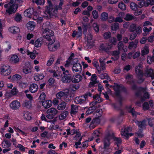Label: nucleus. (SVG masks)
<instances>
[{"label": "nucleus", "instance_id": "1", "mask_svg": "<svg viewBox=\"0 0 154 154\" xmlns=\"http://www.w3.org/2000/svg\"><path fill=\"white\" fill-rule=\"evenodd\" d=\"M60 3L58 5L53 6L51 4V0H48V5L45 7V11L50 16H55L59 10H61L64 0H59Z\"/></svg>", "mask_w": 154, "mask_h": 154}, {"label": "nucleus", "instance_id": "2", "mask_svg": "<svg viewBox=\"0 0 154 154\" xmlns=\"http://www.w3.org/2000/svg\"><path fill=\"white\" fill-rule=\"evenodd\" d=\"M22 2V0H11L8 3L5 4L4 7L6 8L5 14L10 16L15 13L18 8L17 2Z\"/></svg>", "mask_w": 154, "mask_h": 154}, {"label": "nucleus", "instance_id": "3", "mask_svg": "<svg viewBox=\"0 0 154 154\" xmlns=\"http://www.w3.org/2000/svg\"><path fill=\"white\" fill-rule=\"evenodd\" d=\"M43 37L48 41H52V42L55 41V36L54 35V32L52 30L48 28H43Z\"/></svg>", "mask_w": 154, "mask_h": 154}, {"label": "nucleus", "instance_id": "4", "mask_svg": "<svg viewBox=\"0 0 154 154\" xmlns=\"http://www.w3.org/2000/svg\"><path fill=\"white\" fill-rule=\"evenodd\" d=\"M111 134L110 133L105 136L103 140V148L105 150L108 149L110 144V140L112 139Z\"/></svg>", "mask_w": 154, "mask_h": 154}, {"label": "nucleus", "instance_id": "5", "mask_svg": "<svg viewBox=\"0 0 154 154\" xmlns=\"http://www.w3.org/2000/svg\"><path fill=\"white\" fill-rule=\"evenodd\" d=\"M49 42L48 46L50 51H55L57 50L60 46V43L58 42H55V41L52 42V41H50Z\"/></svg>", "mask_w": 154, "mask_h": 154}, {"label": "nucleus", "instance_id": "6", "mask_svg": "<svg viewBox=\"0 0 154 154\" xmlns=\"http://www.w3.org/2000/svg\"><path fill=\"white\" fill-rule=\"evenodd\" d=\"M46 117L50 119H53L57 113V110L54 108H51L47 111Z\"/></svg>", "mask_w": 154, "mask_h": 154}, {"label": "nucleus", "instance_id": "7", "mask_svg": "<svg viewBox=\"0 0 154 154\" xmlns=\"http://www.w3.org/2000/svg\"><path fill=\"white\" fill-rule=\"evenodd\" d=\"M63 75L62 76L61 80L63 82L69 83L71 82V75L69 73L68 70L63 72Z\"/></svg>", "mask_w": 154, "mask_h": 154}, {"label": "nucleus", "instance_id": "8", "mask_svg": "<svg viewBox=\"0 0 154 154\" xmlns=\"http://www.w3.org/2000/svg\"><path fill=\"white\" fill-rule=\"evenodd\" d=\"M0 70L2 75H8L11 73V69L9 66L3 65L1 67Z\"/></svg>", "mask_w": 154, "mask_h": 154}, {"label": "nucleus", "instance_id": "9", "mask_svg": "<svg viewBox=\"0 0 154 154\" xmlns=\"http://www.w3.org/2000/svg\"><path fill=\"white\" fill-rule=\"evenodd\" d=\"M56 97L57 99L61 100H65L67 101L68 99V94L67 93L63 91H60L56 94Z\"/></svg>", "mask_w": 154, "mask_h": 154}, {"label": "nucleus", "instance_id": "10", "mask_svg": "<svg viewBox=\"0 0 154 154\" xmlns=\"http://www.w3.org/2000/svg\"><path fill=\"white\" fill-rule=\"evenodd\" d=\"M113 88L115 91V95L117 97L119 98V102L121 104V98L120 93L122 89V88L121 86L117 84L113 86Z\"/></svg>", "mask_w": 154, "mask_h": 154}, {"label": "nucleus", "instance_id": "11", "mask_svg": "<svg viewBox=\"0 0 154 154\" xmlns=\"http://www.w3.org/2000/svg\"><path fill=\"white\" fill-rule=\"evenodd\" d=\"M145 72L144 75L146 77H150L152 79H154V70L149 67H147L145 69Z\"/></svg>", "mask_w": 154, "mask_h": 154}, {"label": "nucleus", "instance_id": "12", "mask_svg": "<svg viewBox=\"0 0 154 154\" xmlns=\"http://www.w3.org/2000/svg\"><path fill=\"white\" fill-rule=\"evenodd\" d=\"M132 128L131 127L129 126L127 127L124 128H122L121 130V134L122 136H124L128 138L129 135V132L131 131Z\"/></svg>", "mask_w": 154, "mask_h": 154}, {"label": "nucleus", "instance_id": "13", "mask_svg": "<svg viewBox=\"0 0 154 154\" xmlns=\"http://www.w3.org/2000/svg\"><path fill=\"white\" fill-rule=\"evenodd\" d=\"M20 106V104L19 101L16 100L12 101L10 103V108L13 110H17L18 109Z\"/></svg>", "mask_w": 154, "mask_h": 154}, {"label": "nucleus", "instance_id": "14", "mask_svg": "<svg viewBox=\"0 0 154 154\" xmlns=\"http://www.w3.org/2000/svg\"><path fill=\"white\" fill-rule=\"evenodd\" d=\"M111 134V136H112L111 137L112 139H113L114 141L115 142L116 144L117 145V147L115 148V149L116 150H118L119 149V144H120L122 143V140L121 138L119 137H116L114 136V133L112 132H110Z\"/></svg>", "mask_w": 154, "mask_h": 154}, {"label": "nucleus", "instance_id": "15", "mask_svg": "<svg viewBox=\"0 0 154 154\" xmlns=\"http://www.w3.org/2000/svg\"><path fill=\"white\" fill-rule=\"evenodd\" d=\"M106 59L104 57H101L99 59L100 62V67L99 68L100 69L99 70H100V72L101 70H104L106 69Z\"/></svg>", "mask_w": 154, "mask_h": 154}, {"label": "nucleus", "instance_id": "16", "mask_svg": "<svg viewBox=\"0 0 154 154\" xmlns=\"http://www.w3.org/2000/svg\"><path fill=\"white\" fill-rule=\"evenodd\" d=\"M82 69V67L80 63H76L73 66L72 70L73 72L75 73V72H80Z\"/></svg>", "mask_w": 154, "mask_h": 154}, {"label": "nucleus", "instance_id": "17", "mask_svg": "<svg viewBox=\"0 0 154 154\" xmlns=\"http://www.w3.org/2000/svg\"><path fill=\"white\" fill-rule=\"evenodd\" d=\"M86 99L83 96L76 97L74 99V102L76 104L82 103L86 101Z\"/></svg>", "mask_w": 154, "mask_h": 154}, {"label": "nucleus", "instance_id": "18", "mask_svg": "<svg viewBox=\"0 0 154 154\" xmlns=\"http://www.w3.org/2000/svg\"><path fill=\"white\" fill-rule=\"evenodd\" d=\"M146 120H144L142 121L136 122V123L139 127V130L141 131L143 129L145 128L146 126Z\"/></svg>", "mask_w": 154, "mask_h": 154}, {"label": "nucleus", "instance_id": "19", "mask_svg": "<svg viewBox=\"0 0 154 154\" xmlns=\"http://www.w3.org/2000/svg\"><path fill=\"white\" fill-rule=\"evenodd\" d=\"M124 17V14L123 12H120L117 15L116 17L115 18V22H118L121 23L123 21V18Z\"/></svg>", "mask_w": 154, "mask_h": 154}, {"label": "nucleus", "instance_id": "20", "mask_svg": "<svg viewBox=\"0 0 154 154\" xmlns=\"http://www.w3.org/2000/svg\"><path fill=\"white\" fill-rule=\"evenodd\" d=\"M34 12V9L32 8H29L25 11L24 14L26 17L30 18Z\"/></svg>", "mask_w": 154, "mask_h": 154}, {"label": "nucleus", "instance_id": "21", "mask_svg": "<svg viewBox=\"0 0 154 154\" xmlns=\"http://www.w3.org/2000/svg\"><path fill=\"white\" fill-rule=\"evenodd\" d=\"M131 75H128L126 77V79L128 81L127 83L131 85H133L132 86V88L133 90H136L137 89V86L135 85L134 84V81L133 80L131 79Z\"/></svg>", "mask_w": 154, "mask_h": 154}, {"label": "nucleus", "instance_id": "22", "mask_svg": "<svg viewBox=\"0 0 154 154\" xmlns=\"http://www.w3.org/2000/svg\"><path fill=\"white\" fill-rule=\"evenodd\" d=\"M112 47V45L111 44L108 45L107 46L104 44H102L100 45V49L105 51H107L108 50L110 49Z\"/></svg>", "mask_w": 154, "mask_h": 154}, {"label": "nucleus", "instance_id": "23", "mask_svg": "<svg viewBox=\"0 0 154 154\" xmlns=\"http://www.w3.org/2000/svg\"><path fill=\"white\" fill-rule=\"evenodd\" d=\"M138 43V41L137 40H135L134 42H129L128 46V49H132L135 48L137 47Z\"/></svg>", "mask_w": 154, "mask_h": 154}, {"label": "nucleus", "instance_id": "24", "mask_svg": "<svg viewBox=\"0 0 154 154\" xmlns=\"http://www.w3.org/2000/svg\"><path fill=\"white\" fill-rule=\"evenodd\" d=\"M143 68L141 65H139L136 66L135 69V72L136 74L139 76H142L143 75L142 71Z\"/></svg>", "mask_w": 154, "mask_h": 154}, {"label": "nucleus", "instance_id": "25", "mask_svg": "<svg viewBox=\"0 0 154 154\" xmlns=\"http://www.w3.org/2000/svg\"><path fill=\"white\" fill-rule=\"evenodd\" d=\"M127 109L128 112L131 113L134 118H135L137 115L138 114L135 111L134 107H132L131 106H128Z\"/></svg>", "mask_w": 154, "mask_h": 154}, {"label": "nucleus", "instance_id": "26", "mask_svg": "<svg viewBox=\"0 0 154 154\" xmlns=\"http://www.w3.org/2000/svg\"><path fill=\"white\" fill-rule=\"evenodd\" d=\"M78 62V59L77 58H76L73 60L72 59L71 60H67L65 64V66L66 67H68L69 66L70 64L73 66L76 63H79Z\"/></svg>", "mask_w": 154, "mask_h": 154}, {"label": "nucleus", "instance_id": "27", "mask_svg": "<svg viewBox=\"0 0 154 154\" xmlns=\"http://www.w3.org/2000/svg\"><path fill=\"white\" fill-rule=\"evenodd\" d=\"M38 86L35 84H32L30 85L29 88V91L32 93L36 92L38 90Z\"/></svg>", "mask_w": 154, "mask_h": 154}, {"label": "nucleus", "instance_id": "28", "mask_svg": "<svg viewBox=\"0 0 154 154\" xmlns=\"http://www.w3.org/2000/svg\"><path fill=\"white\" fill-rule=\"evenodd\" d=\"M27 27L29 30H32L35 26V23L32 21H30L28 22L26 24Z\"/></svg>", "mask_w": 154, "mask_h": 154}, {"label": "nucleus", "instance_id": "29", "mask_svg": "<svg viewBox=\"0 0 154 154\" xmlns=\"http://www.w3.org/2000/svg\"><path fill=\"white\" fill-rule=\"evenodd\" d=\"M108 13L104 12H102L100 16V19L102 21H106L108 18Z\"/></svg>", "mask_w": 154, "mask_h": 154}, {"label": "nucleus", "instance_id": "30", "mask_svg": "<svg viewBox=\"0 0 154 154\" xmlns=\"http://www.w3.org/2000/svg\"><path fill=\"white\" fill-rule=\"evenodd\" d=\"M11 145L10 142L7 140H4L2 143V146L3 148L6 149L8 148Z\"/></svg>", "mask_w": 154, "mask_h": 154}, {"label": "nucleus", "instance_id": "31", "mask_svg": "<svg viewBox=\"0 0 154 154\" xmlns=\"http://www.w3.org/2000/svg\"><path fill=\"white\" fill-rule=\"evenodd\" d=\"M42 105L45 109H47L51 106V101L50 100L44 101L42 102Z\"/></svg>", "mask_w": 154, "mask_h": 154}, {"label": "nucleus", "instance_id": "32", "mask_svg": "<svg viewBox=\"0 0 154 154\" xmlns=\"http://www.w3.org/2000/svg\"><path fill=\"white\" fill-rule=\"evenodd\" d=\"M82 79V77L80 75H77L74 76L72 82L74 83H77L80 82Z\"/></svg>", "mask_w": 154, "mask_h": 154}, {"label": "nucleus", "instance_id": "33", "mask_svg": "<svg viewBox=\"0 0 154 154\" xmlns=\"http://www.w3.org/2000/svg\"><path fill=\"white\" fill-rule=\"evenodd\" d=\"M149 48L148 46L146 45L141 50V55L144 57L145 55L149 53Z\"/></svg>", "mask_w": 154, "mask_h": 154}, {"label": "nucleus", "instance_id": "34", "mask_svg": "<svg viewBox=\"0 0 154 154\" xmlns=\"http://www.w3.org/2000/svg\"><path fill=\"white\" fill-rule=\"evenodd\" d=\"M9 30L11 32L14 34L20 31L19 28L14 26L10 27Z\"/></svg>", "mask_w": 154, "mask_h": 154}, {"label": "nucleus", "instance_id": "35", "mask_svg": "<svg viewBox=\"0 0 154 154\" xmlns=\"http://www.w3.org/2000/svg\"><path fill=\"white\" fill-rule=\"evenodd\" d=\"M79 88V84H71L69 86V89L72 91H75Z\"/></svg>", "mask_w": 154, "mask_h": 154}, {"label": "nucleus", "instance_id": "36", "mask_svg": "<svg viewBox=\"0 0 154 154\" xmlns=\"http://www.w3.org/2000/svg\"><path fill=\"white\" fill-rule=\"evenodd\" d=\"M78 106L72 104L71 105V114L72 115H75L78 112Z\"/></svg>", "mask_w": 154, "mask_h": 154}, {"label": "nucleus", "instance_id": "37", "mask_svg": "<svg viewBox=\"0 0 154 154\" xmlns=\"http://www.w3.org/2000/svg\"><path fill=\"white\" fill-rule=\"evenodd\" d=\"M31 114L29 112L26 111L23 112L24 118L26 120H29L31 119Z\"/></svg>", "mask_w": 154, "mask_h": 154}, {"label": "nucleus", "instance_id": "38", "mask_svg": "<svg viewBox=\"0 0 154 154\" xmlns=\"http://www.w3.org/2000/svg\"><path fill=\"white\" fill-rule=\"evenodd\" d=\"M68 114V112L67 111H64L59 116V118L62 120L64 119Z\"/></svg>", "mask_w": 154, "mask_h": 154}, {"label": "nucleus", "instance_id": "39", "mask_svg": "<svg viewBox=\"0 0 154 154\" xmlns=\"http://www.w3.org/2000/svg\"><path fill=\"white\" fill-rule=\"evenodd\" d=\"M11 60L12 63H16L18 62L19 61V58L17 55H12L11 59Z\"/></svg>", "mask_w": 154, "mask_h": 154}, {"label": "nucleus", "instance_id": "40", "mask_svg": "<svg viewBox=\"0 0 154 154\" xmlns=\"http://www.w3.org/2000/svg\"><path fill=\"white\" fill-rule=\"evenodd\" d=\"M66 103L64 102H62L60 103L57 106V109L59 110H62L64 109L66 107Z\"/></svg>", "mask_w": 154, "mask_h": 154}, {"label": "nucleus", "instance_id": "41", "mask_svg": "<svg viewBox=\"0 0 154 154\" xmlns=\"http://www.w3.org/2000/svg\"><path fill=\"white\" fill-rule=\"evenodd\" d=\"M92 64L97 70L98 73L100 74V71L99 70V65L97 60L96 59L93 60L92 61Z\"/></svg>", "mask_w": 154, "mask_h": 154}, {"label": "nucleus", "instance_id": "42", "mask_svg": "<svg viewBox=\"0 0 154 154\" xmlns=\"http://www.w3.org/2000/svg\"><path fill=\"white\" fill-rule=\"evenodd\" d=\"M135 17L132 14H126L125 17V20L127 21H130L134 19Z\"/></svg>", "mask_w": 154, "mask_h": 154}, {"label": "nucleus", "instance_id": "43", "mask_svg": "<svg viewBox=\"0 0 154 154\" xmlns=\"http://www.w3.org/2000/svg\"><path fill=\"white\" fill-rule=\"evenodd\" d=\"M97 106H91L88 108L86 111L87 114H89L92 113L96 109Z\"/></svg>", "mask_w": 154, "mask_h": 154}, {"label": "nucleus", "instance_id": "44", "mask_svg": "<svg viewBox=\"0 0 154 154\" xmlns=\"http://www.w3.org/2000/svg\"><path fill=\"white\" fill-rule=\"evenodd\" d=\"M54 60V55L51 56L49 59V60L48 61L47 63V65L48 66H51L53 63V62Z\"/></svg>", "mask_w": 154, "mask_h": 154}, {"label": "nucleus", "instance_id": "45", "mask_svg": "<svg viewBox=\"0 0 154 154\" xmlns=\"http://www.w3.org/2000/svg\"><path fill=\"white\" fill-rule=\"evenodd\" d=\"M139 91H137L136 93V95L137 97H140L141 95V91L144 92L146 91V88H139Z\"/></svg>", "mask_w": 154, "mask_h": 154}, {"label": "nucleus", "instance_id": "46", "mask_svg": "<svg viewBox=\"0 0 154 154\" xmlns=\"http://www.w3.org/2000/svg\"><path fill=\"white\" fill-rule=\"evenodd\" d=\"M44 76L43 74H38L34 77V79L35 81H38L39 80H42L44 78Z\"/></svg>", "mask_w": 154, "mask_h": 154}, {"label": "nucleus", "instance_id": "47", "mask_svg": "<svg viewBox=\"0 0 154 154\" xmlns=\"http://www.w3.org/2000/svg\"><path fill=\"white\" fill-rule=\"evenodd\" d=\"M93 99L97 101L98 103H100L102 101L101 98L100 97V96L98 94H97L93 96Z\"/></svg>", "mask_w": 154, "mask_h": 154}, {"label": "nucleus", "instance_id": "48", "mask_svg": "<svg viewBox=\"0 0 154 154\" xmlns=\"http://www.w3.org/2000/svg\"><path fill=\"white\" fill-rule=\"evenodd\" d=\"M99 76L102 79H106L108 80L110 79L108 75V74L106 73L100 74L99 75Z\"/></svg>", "mask_w": 154, "mask_h": 154}, {"label": "nucleus", "instance_id": "49", "mask_svg": "<svg viewBox=\"0 0 154 154\" xmlns=\"http://www.w3.org/2000/svg\"><path fill=\"white\" fill-rule=\"evenodd\" d=\"M100 122V119L98 118L94 119L92 121L90 125H96L97 124H98Z\"/></svg>", "mask_w": 154, "mask_h": 154}, {"label": "nucleus", "instance_id": "50", "mask_svg": "<svg viewBox=\"0 0 154 154\" xmlns=\"http://www.w3.org/2000/svg\"><path fill=\"white\" fill-rule=\"evenodd\" d=\"M143 31L145 32L143 33V36H145L147 35V33H148V32H150L152 30V28L150 27L149 28H147L146 27H144L143 28Z\"/></svg>", "mask_w": 154, "mask_h": 154}, {"label": "nucleus", "instance_id": "51", "mask_svg": "<svg viewBox=\"0 0 154 154\" xmlns=\"http://www.w3.org/2000/svg\"><path fill=\"white\" fill-rule=\"evenodd\" d=\"M103 36L105 39H108L111 37V34L110 32H106L104 33Z\"/></svg>", "mask_w": 154, "mask_h": 154}, {"label": "nucleus", "instance_id": "52", "mask_svg": "<svg viewBox=\"0 0 154 154\" xmlns=\"http://www.w3.org/2000/svg\"><path fill=\"white\" fill-rule=\"evenodd\" d=\"M18 83L19 86L21 88H25L27 86L26 83L22 81L18 82Z\"/></svg>", "mask_w": 154, "mask_h": 154}, {"label": "nucleus", "instance_id": "53", "mask_svg": "<svg viewBox=\"0 0 154 154\" xmlns=\"http://www.w3.org/2000/svg\"><path fill=\"white\" fill-rule=\"evenodd\" d=\"M118 48L119 51L124 50V45L122 42H119L118 44Z\"/></svg>", "mask_w": 154, "mask_h": 154}, {"label": "nucleus", "instance_id": "54", "mask_svg": "<svg viewBox=\"0 0 154 154\" xmlns=\"http://www.w3.org/2000/svg\"><path fill=\"white\" fill-rule=\"evenodd\" d=\"M11 94L14 96L17 94L18 93V91L16 87H14L11 91Z\"/></svg>", "mask_w": 154, "mask_h": 154}, {"label": "nucleus", "instance_id": "55", "mask_svg": "<svg viewBox=\"0 0 154 154\" xmlns=\"http://www.w3.org/2000/svg\"><path fill=\"white\" fill-rule=\"evenodd\" d=\"M119 24L116 23H114L111 26V29L112 30L116 31L119 28Z\"/></svg>", "mask_w": 154, "mask_h": 154}, {"label": "nucleus", "instance_id": "56", "mask_svg": "<svg viewBox=\"0 0 154 154\" xmlns=\"http://www.w3.org/2000/svg\"><path fill=\"white\" fill-rule=\"evenodd\" d=\"M42 44L41 39L38 38L35 42V46L37 47H40Z\"/></svg>", "mask_w": 154, "mask_h": 154}, {"label": "nucleus", "instance_id": "57", "mask_svg": "<svg viewBox=\"0 0 154 154\" xmlns=\"http://www.w3.org/2000/svg\"><path fill=\"white\" fill-rule=\"evenodd\" d=\"M119 8L122 10H125L126 9V6L123 2H120L118 5Z\"/></svg>", "mask_w": 154, "mask_h": 154}, {"label": "nucleus", "instance_id": "58", "mask_svg": "<svg viewBox=\"0 0 154 154\" xmlns=\"http://www.w3.org/2000/svg\"><path fill=\"white\" fill-rule=\"evenodd\" d=\"M22 78L21 76L17 74H15L12 77V79L14 80L18 81L20 80Z\"/></svg>", "mask_w": 154, "mask_h": 154}, {"label": "nucleus", "instance_id": "59", "mask_svg": "<svg viewBox=\"0 0 154 154\" xmlns=\"http://www.w3.org/2000/svg\"><path fill=\"white\" fill-rule=\"evenodd\" d=\"M21 15L19 13L17 14L15 17V20L17 22H20L22 20Z\"/></svg>", "mask_w": 154, "mask_h": 154}, {"label": "nucleus", "instance_id": "60", "mask_svg": "<svg viewBox=\"0 0 154 154\" xmlns=\"http://www.w3.org/2000/svg\"><path fill=\"white\" fill-rule=\"evenodd\" d=\"M119 52L117 51H113L112 53V55L115 57V60H117L119 57Z\"/></svg>", "mask_w": 154, "mask_h": 154}, {"label": "nucleus", "instance_id": "61", "mask_svg": "<svg viewBox=\"0 0 154 154\" xmlns=\"http://www.w3.org/2000/svg\"><path fill=\"white\" fill-rule=\"evenodd\" d=\"M149 95L148 93L145 92L144 94L143 97H141V101L143 102L145 100V99H149Z\"/></svg>", "mask_w": 154, "mask_h": 154}, {"label": "nucleus", "instance_id": "62", "mask_svg": "<svg viewBox=\"0 0 154 154\" xmlns=\"http://www.w3.org/2000/svg\"><path fill=\"white\" fill-rule=\"evenodd\" d=\"M130 7L132 10L136 11L137 9V5L134 2H131L130 4Z\"/></svg>", "mask_w": 154, "mask_h": 154}, {"label": "nucleus", "instance_id": "63", "mask_svg": "<svg viewBox=\"0 0 154 154\" xmlns=\"http://www.w3.org/2000/svg\"><path fill=\"white\" fill-rule=\"evenodd\" d=\"M4 47L6 50L8 51L11 48L10 42H7L5 44Z\"/></svg>", "mask_w": 154, "mask_h": 154}, {"label": "nucleus", "instance_id": "64", "mask_svg": "<svg viewBox=\"0 0 154 154\" xmlns=\"http://www.w3.org/2000/svg\"><path fill=\"white\" fill-rule=\"evenodd\" d=\"M92 15L93 18L95 19H97L98 17V11L96 10L93 11L92 12Z\"/></svg>", "mask_w": 154, "mask_h": 154}]
</instances>
